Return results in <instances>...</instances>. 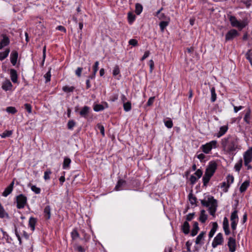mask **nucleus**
I'll return each mask as SVG.
<instances>
[{
  "mask_svg": "<svg viewBox=\"0 0 252 252\" xmlns=\"http://www.w3.org/2000/svg\"><path fill=\"white\" fill-rule=\"evenodd\" d=\"M228 130V126H222L220 128V130L218 133L216 134L218 137H220L224 135Z\"/></svg>",
  "mask_w": 252,
  "mask_h": 252,
  "instance_id": "412c9836",
  "label": "nucleus"
},
{
  "mask_svg": "<svg viewBox=\"0 0 252 252\" xmlns=\"http://www.w3.org/2000/svg\"><path fill=\"white\" fill-rule=\"evenodd\" d=\"M70 163H71V159L67 157H65L64 158V160H63V169L68 168L70 166Z\"/></svg>",
  "mask_w": 252,
  "mask_h": 252,
  "instance_id": "c756f323",
  "label": "nucleus"
},
{
  "mask_svg": "<svg viewBox=\"0 0 252 252\" xmlns=\"http://www.w3.org/2000/svg\"><path fill=\"white\" fill-rule=\"evenodd\" d=\"M206 234L205 231H202L196 237L195 240V244L196 245L198 244H202L203 243H201V241L202 240L204 239V235Z\"/></svg>",
  "mask_w": 252,
  "mask_h": 252,
  "instance_id": "393cba45",
  "label": "nucleus"
},
{
  "mask_svg": "<svg viewBox=\"0 0 252 252\" xmlns=\"http://www.w3.org/2000/svg\"><path fill=\"white\" fill-rule=\"evenodd\" d=\"M71 236L72 240H75L79 238L80 235L76 229H74L71 233Z\"/></svg>",
  "mask_w": 252,
  "mask_h": 252,
  "instance_id": "37998d69",
  "label": "nucleus"
},
{
  "mask_svg": "<svg viewBox=\"0 0 252 252\" xmlns=\"http://www.w3.org/2000/svg\"><path fill=\"white\" fill-rule=\"evenodd\" d=\"M195 215V213H189V214L187 216V217H186V220L187 221H191L193 217Z\"/></svg>",
  "mask_w": 252,
  "mask_h": 252,
  "instance_id": "338daca9",
  "label": "nucleus"
},
{
  "mask_svg": "<svg viewBox=\"0 0 252 252\" xmlns=\"http://www.w3.org/2000/svg\"><path fill=\"white\" fill-rule=\"evenodd\" d=\"M252 0H242L241 2L243 3L246 6L247 8H250L252 4Z\"/></svg>",
  "mask_w": 252,
  "mask_h": 252,
  "instance_id": "13d9d810",
  "label": "nucleus"
},
{
  "mask_svg": "<svg viewBox=\"0 0 252 252\" xmlns=\"http://www.w3.org/2000/svg\"><path fill=\"white\" fill-rule=\"evenodd\" d=\"M75 125H76V123L74 120H69L68 122V123L67 125L68 129H72L73 128V127L75 126Z\"/></svg>",
  "mask_w": 252,
  "mask_h": 252,
  "instance_id": "09e8293b",
  "label": "nucleus"
},
{
  "mask_svg": "<svg viewBox=\"0 0 252 252\" xmlns=\"http://www.w3.org/2000/svg\"><path fill=\"white\" fill-rule=\"evenodd\" d=\"M24 109L25 110H26V111L29 113H32V106H31V105L30 104H29V103H25L24 105Z\"/></svg>",
  "mask_w": 252,
  "mask_h": 252,
  "instance_id": "5fc2aeb1",
  "label": "nucleus"
},
{
  "mask_svg": "<svg viewBox=\"0 0 252 252\" xmlns=\"http://www.w3.org/2000/svg\"><path fill=\"white\" fill-rule=\"evenodd\" d=\"M223 238L221 233H218L214 238L212 246L213 248H216L218 245H222L223 243Z\"/></svg>",
  "mask_w": 252,
  "mask_h": 252,
  "instance_id": "423d86ee",
  "label": "nucleus"
},
{
  "mask_svg": "<svg viewBox=\"0 0 252 252\" xmlns=\"http://www.w3.org/2000/svg\"><path fill=\"white\" fill-rule=\"evenodd\" d=\"M75 89V87L73 86H63L62 88L63 91L65 93H70L73 92Z\"/></svg>",
  "mask_w": 252,
  "mask_h": 252,
  "instance_id": "ea45409f",
  "label": "nucleus"
},
{
  "mask_svg": "<svg viewBox=\"0 0 252 252\" xmlns=\"http://www.w3.org/2000/svg\"><path fill=\"white\" fill-rule=\"evenodd\" d=\"M210 146L213 148H216L217 147V141L216 140H213L208 143Z\"/></svg>",
  "mask_w": 252,
  "mask_h": 252,
  "instance_id": "680f3d73",
  "label": "nucleus"
},
{
  "mask_svg": "<svg viewBox=\"0 0 252 252\" xmlns=\"http://www.w3.org/2000/svg\"><path fill=\"white\" fill-rule=\"evenodd\" d=\"M199 230V228L198 226V223L197 221H194L193 222V228L191 231V234H190L191 236H195L197 234Z\"/></svg>",
  "mask_w": 252,
  "mask_h": 252,
  "instance_id": "6ab92c4d",
  "label": "nucleus"
},
{
  "mask_svg": "<svg viewBox=\"0 0 252 252\" xmlns=\"http://www.w3.org/2000/svg\"><path fill=\"white\" fill-rule=\"evenodd\" d=\"M182 230L183 232L186 235L189 233L190 231V225L187 221H185L182 225Z\"/></svg>",
  "mask_w": 252,
  "mask_h": 252,
  "instance_id": "dca6fc26",
  "label": "nucleus"
},
{
  "mask_svg": "<svg viewBox=\"0 0 252 252\" xmlns=\"http://www.w3.org/2000/svg\"><path fill=\"white\" fill-rule=\"evenodd\" d=\"M229 20L233 27L237 28L240 31H241L248 24L247 19L243 20L242 22H240L238 21L234 16H230Z\"/></svg>",
  "mask_w": 252,
  "mask_h": 252,
  "instance_id": "7ed1b4c3",
  "label": "nucleus"
},
{
  "mask_svg": "<svg viewBox=\"0 0 252 252\" xmlns=\"http://www.w3.org/2000/svg\"><path fill=\"white\" fill-rule=\"evenodd\" d=\"M14 184V181L13 180L10 185L5 188L4 191L2 192V196L4 197L7 196L9 194H10L13 190V187Z\"/></svg>",
  "mask_w": 252,
  "mask_h": 252,
  "instance_id": "9d476101",
  "label": "nucleus"
},
{
  "mask_svg": "<svg viewBox=\"0 0 252 252\" xmlns=\"http://www.w3.org/2000/svg\"><path fill=\"white\" fill-rule=\"evenodd\" d=\"M97 128L100 130V132L101 134H102V135L103 136H104L105 135V132H104V126L102 125H101L98 124L97 125Z\"/></svg>",
  "mask_w": 252,
  "mask_h": 252,
  "instance_id": "052dcab7",
  "label": "nucleus"
},
{
  "mask_svg": "<svg viewBox=\"0 0 252 252\" xmlns=\"http://www.w3.org/2000/svg\"><path fill=\"white\" fill-rule=\"evenodd\" d=\"M245 165H248L252 160V147L250 148L244 153Z\"/></svg>",
  "mask_w": 252,
  "mask_h": 252,
  "instance_id": "0eeeda50",
  "label": "nucleus"
},
{
  "mask_svg": "<svg viewBox=\"0 0 252 252\" xmlns=\"http://www.w3.org/2000/svg\"><path fill=\"white\" fill-rule=\"evenodd\" d=\"M12 87V83L9 81H8L7 82H5L2 86V88L3 90L5 91H8L11 89V88Z\"/></svg>",
  "mask_w": 252,
  "mask_h": 252,
  "instance_id": "473e14b6",
  "label": "nucleus"
},
{
  "mask_svg": "<svg viewBox=\"0 0 252 252\" xmlns=\"http://www.w3.org/2000/svg\"><path fill=\"white\" fill-rule=\"evenodd\" d=\"M229 227V222L227 218L224 217L223 221V228Z\"/></svg>",
  "mask_w": 252,
  "mask_h": 252,
  "instance_id": "774afa93",
  "label": "nucleus"
},
{
  "mask_svg": "<svg viewBox=\"0 0 252 252\" xmlns=\"http://www.w3.org/2000/svg\"><path fill=\"white\" fill-rule=\"evenodd\" d=\"M128 21L129 24H132L135 19V15L131 12H129L127 15Z\"/></svg>",
  "mask_w": 252,
  "mask_h": 252,
  "instance_id": "c03bdc74",
  "label": "nucleus"
},
{
  "mask_svg": "<svg viewBox=\"0 0 252 252\" xmlns=\"http://www.w3.org/2000/svg\"><path fill=\"white\" fill-rule=\"evenodd\" d=\"M10 72L11 81L14 83H17L18 76L16 70L14 69H11Z\"/></svg>",
  "mask_w": 252,
  "mask_h": 252,
  "instance_id": "a211bd4d",
  "label": "nucleus"
},
{
  "mask_svg": "<svg viewBox=\"0 0 252 252\" xmlns=\"http://www.w3.org/2000/svg\"><path fill=\"white\" fill-rule=\"evenodd\" d=\"M207 218V215L205 214V211L204 210H202L200 211V215L199 218V220L202 223H204L206 221Z\"/></svg>",
  "mask_w": 252,
  "mask_h": 252,
  "instance_id": "a878e982",
  "label": "nucleus"
},
{
  "mask_svg": "<svg viewBox=\"0 0 252 252\" xmlns=\"http://www.w3.org/2000/svg\"><path fill=\"white\" fill-rule=\"evenodd\" d=\"M239 35V32L235 29H232L229 31L225 35V41H229L233 39L235 37Z\"/></svg>",
  "mask_w": 252,
  "mask_h": 252,
  "instance_id": "6e6552de",
  "label": "nucleus"
},
{
  "mask_svg": "<svg viewBox=\"0 0 252 252\" xmlns=\"http://www.w3.org/2000/svg\"><path fill=\"white\" fill-rule=\"evenodd\" d=\"M189 199L190 204L192 205L196 204L197 198L195 196L193 195L192 192L189 193Z\"/></svg>",
  "mask_w": 252,
  "mask_h": 252,
  "instance_id": "c9c22d12",
  "label": "nucleus"
},
{
  "mask_svg": "<svg viewBox=\"0 0 252 252\" xmlns=\"http://www.w3.org/2000/svg\"><path fill=\"white\" fill-rule=\"evenodd\" d=\"M83 70V68L79 67L75 70V74L78 77H80L81 76V73Z\"/></svg>",
  "mask_w": 252,
  "mask_h": 252,
  "instance_id": "0e129e2a",
  "label": "nucleus"
},
{
  "mask_svg": "<svg viewBox=\"0 0 252 252\" xmlns=\"http://www.w3.org/2000/svg\"><path fill=\"white\" fill-rule=\"evenodd\" d=\"M51 207L49 205L46 206L43 211V215L46 220H49L51 218Z\"/></svg>",
  "mask_w": 252,
  "mask_h": 252,
  "instance_id": "2eb2a0df",
  "label": "nucleus"
},
{
  "mask_svg": "<svg viewBox=\"0 0 252 252\" xmlns=\"http://www.w3.org/2000/svg\"><path fill=\"white\" fill-rule=\"evenodd\" d=\"M250 182L249 181H245L242 183L240 187V191L242 193L245 192L249 186Z\"/></svg>",
  "mask_w": 252,
  "mask_h": 252,
  "instance_id": "bb28decb",
  "label": "nucleus"
},
{
  "mask_svg": "<svg viewBox=\"0 0 252 252\" xmlns=\"http://www.w3.org/2000/svg\"><path fill=\"white\" fill-rule=\"evenodd\" d=\"M142 10H143L142 5L140 3H136L135 4V13L137 15H139L141 13Z\"/></svg>",
  "mask_w": 252,
  "mask_h": 252,
  "instance_id": "72a5a7b5",
  "label": "nucleus"
},
{
  "mask_svg": "<svg viewBox=\"0 0 252 252\" xmlns=\"http://www.w3.org/2000/svg\"><path fill=\"white\" fill-rule=\"evenodd\" d=\"M4 218L8 219L9 216L8 214L5 211L3 207L0 203V218L3 219Z\"/></svg>",
  "mask_w": 252,
  "mask_h": 252,
  "instance_id": "b1692460",
  "label": "nucleus"
},
{
  "mask_svg": "<svg viewBox=\"0 0 252 252\" xmlns=\"http://www.w3.org/2000/svg\"><path fill=\"white\" fill-rule=\"evenodd\" d=\"M217 168V164L215 161H210L207 166L202 180L203 186L206 187Z\"/></svg>",
  "mask_w": 252,
  "mask_h": 252,
  "instance_id": "f03ea898",
  "label": "nucleus"
},
{
  "mask_svg": "<svg viewBox=\"0 0 252 252\" xmlns=\"http://www.w3.org/2000/svg\"><path fill=\"white\" fill-rule=\"evenodd\" d=\"M200 149L202 150V151L207 154H209L210 151L212 150V147H211V146H210L209 145V144L208 143H207L206 144H204V145H202L201 147H200Z\"/></svg>",
  "mask_w": 252,
  "mask_h": 252,
  "instance_id": "5701e85b",
  "label": "nucleus"
},
{
  "mask_svg": "<svg viewBox=\"0 0 252 252\" xmlns=\"http://www.w3.org/2000/svg\"><path fill=\"white\" fill-rule=\"evenodd\" d=\"M27 202V197L23 194H20L16 196L17 208L21 209L25 207Z\"/></svg>",
  "mask_w": 252,
  "mask_h": 252,
  "instance_id": "20e7f679",
  "label": "nucleus"
},
{
  "mask_svg": "<svg viewBox=\"0 0 252 252\" xmlns=\"http://www.w3.org/2000/svg\"><path fill=\"white\" fill-rule=\"evenodd\" d=\"M12 134V130H5L1 134V137L2 138H6L10 136Z\"/></svg>",
  "mask_w": 252,
  "mask_h": 252,
  "instance_id": "de8ad7c7",
  "label": "nucleus"
},
{
  "mask_svg": "<svg viewBox=\"0 0 252 252\" xmlns=\"http://www.w3.org/2000/svg\"><path fill=\"white\" fill-rule=\"evenodd\" d=\"M29 186H31V190L36 194H39L41 191V189L37 187L35 185L30 184Z\"/></svg>",
  "mask_w": 252,
  "mask_h": 252,
  "instance_id": "79ce46f5",
  "label": "nucleus"
},
{
  "mask_svg": "<svg viewBox=\"0 0 252 252\" xmlns=\"http://www.w3.org/2000/svg\"><path fill=\"white\" fill-rule=\"evenodd\" d=\"M10 52V49L9 48H7L3 52H0V60L3 61L6 58H7L9 55Z\"/></svg>",
  "mask_w": 252,
  "mask_h": 252,
  "instance_id": "c85d7f7f",
  "label": "nucleus"
},
{
  "mask_svg": "<svg viewBox=\"0 0 252 252\" xmlns=\"http://www.w3.org/2000/svg\"><path fill=\"white\" fill-rule=\"evenodd\" d=\"M168 24L169 21H163L160 22L159 23V27L161 31L163 32Z\"/></svg>",
  "mask_w": 252,
  "mask_h": 252,
  "instance_id": "4c0bfd02",
  "label": "nucleus"
},
{
  "mask_svg": "<svg viewBox=\"0 0 252 252\" xmlns=\"http://www.w3.org/2000/svg\"><path fill=\"white\" fill-rule=\"evenodd\" d=\"M246 59L249 60L252 66V49H250L246 53Z\"/></svg>",
  "mask_w": 252,
  "mask_h": 252,
  "instance_id": "58836bf2",
  "label": "nucleus"
},
{
  "mask_svg": "<svg viewBox=\"0 0 252 252\" xmlns=\"http://www.w3.org/2000/svg\"><path fill=\"white\" fill-rule=\"evenodd\" d=\"M238 211L235 209L233 212H232L230 216L231 221L238 220V216L237 215Z\"/></svg>",
  "mask_w": 252,
  "mask_h": 252,
  "instance_id": "2f4dec72",
  "label": "nucleus"
},
{
  "mask_svg": "<svg viewBox=\"0 0 252 252\" xmlns=\"http://www.w3.org/2000/svg\"><path fill=\"white\" fill-rule=\"evenodd\" d=\"M51 73L50 71H48L44 75V77L46 79V82H49L51 80Z\"/></svg>",
  "mask_w": 252,
  "mask_h": 252,
  "instance_id": "69168bd1",
  "label": "nucleus"
},
{
  "mask_svg": "<svg viewBox=\"0 0 252 252\" xmlns=\"http://www.w3.org/2000/svg\"><path fill=\"white\" fill-rule=\"evenodd\" d=\"M91 108L88 106H84L79 112L80 116L84 118H87L90 112Z\"/></svg>",
  "mask_w": 252,
  "mask_h": 252,
  "instance_id": "9b49d317",
  "label": "nucleus"
},
{
  "mask_svg": "<svg viewBox=\"0 0 252 252\" xmlns=\"http://www.w3.org/2000/svg\"><path fill=\"white\" fill-rule=\"evenodd\" d=\"M74 249L78 252H85V249L81 246L76 245L74 247Z\"/></svg>",
  "mask_w": 252,
  "mask_h": 252,
  "instance_id": "e2e57ef3",
  "label": "nucleus"
},
{
  "mask_svg": "<svg viewBox=\"0 0 252 252\" xmlns=\"http://www.w3.org/2000/svg\"><path fill=\"white\" fill-rule=\"evenodd\" d=\"M18 57V53L17 51L13 50L10 54V62L13 65H15L16 64L17 59Z\"/></svg>",
  "mask_w": 252,
  "mask_h": 252,
  "instance_id": "f8f14e48",
  "label": "nucleus"
},
{
  "mask_svg": "<svg viewBox=\"0 0 252 252\" xmlns=\"http://www.w3.org/2000/svg\"><path fill=\"white\" fill-rule=\"evenodd\" d=\"M250 115H251V110H250V109H249L248 111L246 113V114L245 115V117L244 118V120L247 124L250 123L249 120L250 119Z\"/></svg>",
  "mask_w": 252,
  "mask_h": 252,
  "instance_id": "49530a36",
  "label": "nucleus"
},
{
  "mask_svg": "<svg viewBox=\"0 0 252 252\" xmlns=\"http://www.w3.org/2000/svg\"><path fill=\"white\" fill-rule=\"evenodd\" d=\"M124 109L126 112H128L131 109V103L130 101H127L123 103Z\"/></svg>",
  "mask_w": 252,
  "mask_h": 252,
  "instance_id": "e433bc0d",
  "label": "nucleus"
},
{
  "mask_svg": "<svg viewBox=\"0 0 252 252\" xmlns=\"http://www.w3.org/2000/svg\"><path fill=\"white\" fill-rule=\"evenodd\" d=\"M213 196H208L207 201H206L205 199L201 200V203L202 205L206 207H209L210 205L211 206V203L209 200H210V198H211Z\"/></svg>",
  "mask_w": 252,
  "mask_h": 252,
  "instance_id": "f704fd0d",
  "label": "nucleus"
},
{
  "mask_svg": "<svg viewBox=\"0 0 252 252\" xmlns=\"http://www.w3.org/2000/svg\"><path fill=\"white\" fill-rule=\"evenodd\" d=\"M211 101L212 102H214L217 99V94L216 93V90L214 87H212L211 88Z\"/></svg>",
  "mask_w": 252,
  "mask_h": 252,
  "instance_id": "7c9ffc66",
  "label": "nucleus"
},
{
  "mask_svg": "<svg viewBox=\"0 0 252 252\" xmlns=\"http://www.w3.org/2000/svg\"><path fill=\"white\" fill-rule=\"evenodd\" d=\"M6 111L7 112L11 113L12 114H14L17 112L16 108L12 106L7 107L6 109Z\"/></svg>",
  "mask_w": 252,
  "mask_h": 252,
  "instance_id": "a18cd8bd",
  "label": "nucleus"
},
{
  "mask_svg": "<svg viewBox=\"0 0 252 252\" xmlns=\"http://www.w3.org/2000/svg\"><path fill=\"white\" fill-rule=\"evenodd\" d=\"M2 39L0 41L4 46H7L10 43V40L8 36L5 34H2L1 35Z\"/></svg>",
  "mask_w": 252,
  "mask_h": 252,
  "instance_id": "aec40b11",
  "label": "nucleus"
},
{
  "mask_svg": "<svg viewBox=\"0 0 252 252\" xmlns=\"http://www.w3.org/2000/svg\"><path fill=\"white\" fill-rule=\"evenodd\" d=\"M36 223V219L31 217L30 218L29 221V225L30 227H31L32 230L33 231L35 229V225Z\"/></svg>",
  "mask_w": 252,
  "mask_h": 252,
  "instance_id": "cd10ccee",
  "label": "nucleus"
},
{
  "mask_svg": "<svg viewBox=\"0 0 252 252\" xmlns=\"http://www.w3.org/2000/svg\"><path fill=\"white\" fill-rule=\"evenodd\" d=\"M197 179H198V178H196L193 175H191L190 177V178H189V181L190 182V184L191 185H194L197 181Z\"/></svg>",
  "mask_w": 252,
  "mask_h": 252,
  "instance_id": "6e6d98bb",
  "label": "nucleus"
},
{
  "mask_svg": "<svg viewBox=\"0 0 252 252\" xmlns=\"http://www.w3.org/2000/svg\"><path fill=\"white\" fill-rule=\"evenodd\" d=\"M128 43L129 45L133 46H136L138 45V41L135 39H131L129 40Z\"/></svg>",
  "mask_w": 252,
  "mask_h": 252,
  "instance_id": "bf43d9fd",
  "label": "nucleus"
},
{
  "mask_svg": "<svg viewBox=\"0 0 252 252\" xmlns=\"http://www.w3.org/2000/svg\"><path fill=\"white\" fill-rule=\"evenodd\" d=\"M227 246L229 248V251L230 252H234L236 249V239L233 237H230L228 238Z\"/></svg>",
  "mask_w": 252,
  "mask_h": 252,
  "instance_id": "1a4fd4ad",
  "label": "nucleus"
},
{
  "mask_svg": "<svg viewBox=\"0 0 252 252\" xmlns=\"http://www.w3.org/2000/svg\"><path fill=\"white\" fill-rule=\"evenodd\" d=\"M104 108L103 106L101 104H96L94 107V110L95 112L102 111Z\"/></svg>",
  "mask_w": 252,
  "mask_h": 252,
  "instance_id": "603ef678",
  "label": "nucleus"
},
{
  "mask_svg": "<svg viewBox=\"0 0 252 252\" xmlns=\"http://www.w3.org/2000/svg\"><path fill=\"white\" fill-rule=\"evenodd\" d=\"M242 164H243V160H242V159L241 158L238 161V162H237L235 165L234 168L236 171H237L238 172L240 171V170H241V168L242 166Z\"/></svg>",
  "mask_w": 252,
  "mask_h": 252,
  "instance_id": "a19ab883",
  "label": "nucleus"
},
{
  "mask_svg": "<svg viewBox=\"0 0 252 252\" xmlns=\"http://www.w3.org/2000/svg\"><path fill=\"white\" fill-rule=\"evenodd\" d=\"M126 184V181L120 179L117 182L116 186H115V189L116 190H120L123 189V187Z\"/></svg>",
  "mask_w": 252,
  "mask_h": 252,
  "instance_id": "4be33fe9",
  "label": "nucleus"
},
{
  "mask_svg": "<svg viewBox=\"0 0 252 252\" xmlns=\"http://www.w3.org/2000/svg\"><path fill=\"white\" fill-rule=\"evenodd\" d=\"M52 173V172L51 171L50 169H47L46 171L44 172V179L45 180H47L50 179V175Z\"/></svg>",
  "mask_w": 252,
  "mask_h": 252,
  "instance_id": "864d4df0",
  "label": "nucleus"
},
{
  "mask_svg": "<svg viewBox=\"0 0 252 252\" xmlns=\"http://www.w3.org/2000/svg\"><path fill=\"white\" fill-rule=\"evenodd\" d=\"M203 172L200 169H198L196 170L194 175L196 176V178L199 179L202 176Z\"/></svg>",
  "mask_w": 252,
  "mask_h": 252,
  "instance_id": "4d7b16f0",
  "label": "nucleus"
},
{
  "mask_svg": "<svg viewBox=\"0 0 252 252\" xmlns=\"http://www.w3.org/2000/svg\"><path fill=\"white\" fill-rule=\"evenodd\" d=\"M165 126L168 128H170L173 126V122L171 119H169L168 120L164 121Z\"/></svg>",
  "mask_w": 252,
  "mask_h": 252,
  "instance_id": "3c124183",
  "label": "nucleus"
},
{
  "mask_svg": "<svg viewBox=\"0 0 252 252\" xmlns=\"http://www.w3.org/2000/svg\"><path fill=\"white\" fill-rule=\"evenodd\" d=\"M209 201L211 206L209 207V211L210 215L214 217L218 207L217 200L214 197H212Z\"/></svg>",
  "mask_w": 252,
  "mask_h": 252,
  "instance_id": "39448f33",
  "label": "nucleus"
},
{
  "mask_svg": "<svg viewBox=\"0 0 252 252\" xmlns=\"http://www.w3.org/2000/svg\"><path fill=\"white\" fill-rule=\"evenodd\" d=\"M120 73V70L119 66L118 65H116L113 70V75L116 76L119 74Z\"/></svg>",
  "mask_w": 252,
  "mask_h": 252,
  "instance_id": "8fccbe9b",
  "label": "nucleus"
},
{
  "mask_svg": "<svg viewBox=\"0 0 252 252\" xmlns=\"http://www.w3.org/2000/svg\"><path fill=\"white\" fill-rule=\"evenodd\" d=\"M221 144L224 152L232 156L235 155L234 152L238 146V139L236 136L229 135L221 139Z\"/></svg>",
  "mask_w": 252,
  "mask_h": 252,
  "instance_id": "f257e3e1",
  "label": "nucleus"
},
{
  "mask_svg": "<svg viewBox=\"0 0 252 252\" xmlns=\"http://www.w3.org/2000/svg\"><path fill=\"white\" fill-rule=\"evenodd\" d=\"M212 225V228H211L208 234L210 239L213 237L218 227V225L217 222H213Z\"/></svg>",
  "mask_w": 252,
  "mask_h": 252,
  "instance_id": "f3484780",
  "label": "nucleus"
},
{
  "mask_svg": "<svg viewBox=\"0 0 252 252\" xmlns=\"http://www.w3.org/2000/svg\"><path fill=\"white\" fill-rule=\"evenodd\" d=\"M226 187L225 189H223V191L224 192H226L228 191V189L229 188L230 185L232 184L234 182V177L232 175L229 174L226 177Z\"/></svg>",
  "mask_w": 252,
  "mask_h": 252,
  "instance_id": "ddd939ff",
  "label": "nucleus"
},
{
  "mask_svg": "<svg viewBox=\"0 0 252 252\" xmlns=\"http://www.w3.org/2000/svg\"><path fill=\"white\" fill-rule=\"evenodd\" d=\"M98 65L99 62L96 61L93 66V73L91 75H89L88 78H91V79H94L95 78L96 73L98 69Z\"/></svg>",
  "mask_w": 252,
  "mask_h": 252,
  "instance_id": "4468645a",
  "label": "nucleus"
}]
</instances>
